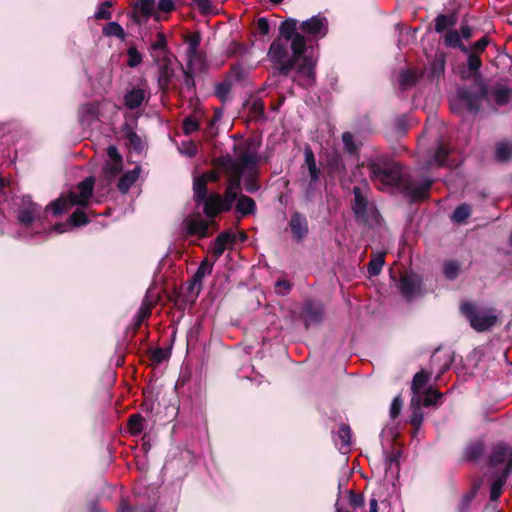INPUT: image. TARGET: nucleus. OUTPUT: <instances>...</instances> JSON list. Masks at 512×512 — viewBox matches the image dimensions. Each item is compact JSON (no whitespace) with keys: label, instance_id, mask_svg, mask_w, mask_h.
<instances>
[{"label":"nucleus","instance_id":"5701e85b","mask_svg":"<svg viewBox=\"0 0 512 512\" xmlns=\"http://www.w3.org/2000/svg\"><path fill=\"white\" fill-rule=\"evenodd\" d=\"M140 167L136 166L131 171L126 172L118 182V189L122 193H126L129 188L136 182L140 175Z\"/></svg>","mask_w":512,"mask_h":512},{"label":"nucleus","instance_id":"393cba45","mask_svg":"<svg viewBox=\"0 0 512 512\" xmlns=\"http://www.w3.org/2000/svg\"><path fill=\"white\" fill-rule=\"evenodd\" d=\"M297 24V20L292 18L283 21L279 28L280 36L278 38H285L288 42H292L294 36L299 34L297 32Z\"/></svg>","mask_w":512,"mask_h":512},{"label":"nucleus","instance_id":"7ed1b4c3","mask_svg":"<svg viewBox=\"0 0 512 512\" xmlns=\"http://www.w3.org/2000/svg\"><path fill=\"white\" fill-rule=\"evenodd\" d=\"M373 182L381 190L402 187L412 200H421L427 196L432 180L423 178L418 182L406 183L402 167L387 157H378L368 164Z\"/></svg>","mask_w":512,"mask_h":512},{"label":"nucleus","instance_id":"2eb2a0df","mask_svg":"<svg viewBox=\"0 0 512 512\" xmlns=\"http://www.w3.org/2000/svg\"><path fill=\"white\" fill-rule=\"evenodd\" d=\"M511 95L512 89L509 86L498 83L493 86L487 93V98L489 102L495 104L496 106H503L510 101Z\"/></svg>","mask_w":512,"mask_h":512},{"label":"nucleus","instance_id":"f257e3e1","mask_svg":"<svg viewBox=\"0 0 512 512\" xmlns=\"http://www.w3.org/2000/svg\"><path fill=\"white\" fill-rule=\"evenodd\" d=\"M256 163V155L252 152H246L232 160L228 159L224 165L228 175V183L224 197L219 194H211L207 197V183L215 182L219 174L215 171L206 172L194 178L193 191L197 204L203 203V210L206 216L214 217L223 211H229L241 190V174L248 168L253 172Z\"/></svg>","mask_w":512,"mask_h":512},{"label":"nucleus","instance_id":"20e7f679","mask_svg":"<svg viewBox=\"0 0 512 512\" xmlns=\"http://www.w3.org/2000/svg\"><path fill=\"white\" fill-rule=\"evenodd\" d=\"M93 186V177H87L79 183L78 192H70L68 195L61 196L52 202L46 210H51L55 216H58L74 205L85 206L92 195Z\"/></svg>","mask_w":512,"mask_h":512},{"label":"nucleus","instance_id":"f03ea898","mask_svg":"<svg viewBox=\"0 0 512 512\" xmlns=\"http://www.w3.org/2000/svg\"><path fill=\"white\" fill-rule=\"evenodd\" d=\"M268 58L281 75H287L297 66L295 81L299 85L307 88L314 83L317 52L314 47L306 46L301 34L295 35L292 42L276 38L270 45Z\"/></svg>","mask_w":512,"mask_h":512},{"label":"nucleus","instance_id":"c03bdc74","mask_svg":"<svg viewBox=\"0 0 512 512\" xmlns=\"http://www.w3.org/2000/svg\"><path fill=\"white\" fill-rule=\"evenodd\" d=\"M230 91L231 83L229 81L218 83L215 87V94L221 101H226L228 99Z\"/></svg>","mask_w":512,"mask_h":512},{"label":"nucleus","instance_id":"4d7b16f0","mask_svg":"<svg viewBox=\"0 0 512 512\" xmlns=\"http://www.w3.org/2000/svg\"><path fill=\"white\" fill-rule=\"evenodd\" d=\"M478 488H479V485H474L472 490L463 496L462 506H461L462 512H466L467 507H468L469 503L472 501V499H474Z\"/></svg>","mask_w":512,"mask_h":512},{"label":"nucleus","instance_id":"774afa93","mask_svg":"<svg viewBox=\"0 0 512 512\" xmlns=\"http://www.w3.org/2000/svg\"><path fill=\"white\" fill-rule=\"evenodd\" d=\"M107 155H108V158H109L110 162H114V161H121L122 162V157L118 153L117 148L115 146H113V145H111V146H109L107 148Z\"/></svg>","mask_w":512,"mask_h":512},{"label":"nucleus","instance_id":"a19ab883","mask_svg":"<svg viewBox=\"0 0 512 512\" xmlns=\"http://www.w3.org/2000/svg\"><path fill=\"white\" fill-rule=\"evenodd\" d=\"M470 214V206L468 204H461L455 209L452 215V220L456 223H462L470 216Z\"/></svg>","mask_w":512,"mask_h":512},{"label":"nucleus","instance_id":"0e129e2a","mask_svg":"<svg viewBox=\"0 0 512 512\" xmlns=\"http://www.w3.org/2000/svg\"><path fill=\"white\" fill-rule=\"evenodd\" d=\"M489 44V39L487 36H484L482 37L481 39H479L477 42H475L474 46H473V51L471 53H481L485 50V48L488 46Z\"/></svg>","mask_w":512,"mask_h":512},{"label":"nucleus","instance_id":"603ef678","mask_svg":"<svg viewBox=\"0 0 512 512\" xmlns=\"http://www.w3.org/2000/svg\"><path fill=\"white\" fill-rule=\"evenodd\" d=\"M445 61L442 56L437 57L431 66V76L438 77L444 72Z\"/></svg>","mask_w":512,"mask_h":512},{"label":"nucleus","instance_id":"5fc2aeb1","mask_svg":"<svg viewBox=\"0 0 512 512\" xmlns=\"http://www.w3.org/2000/svg\"><path fill=\"white\" fill-rule=\"evenodd\" d=\"M467 54H468V68L473 72L478 71L481 66V60H480L479 56L476 53H471L469 51Z\"/></svg>","mask_w":512,"mask_h":512},{"label":"nucleus","instance_id":"a211bd4d","mask_svg":"<svg viewBox=\"0 0 512 512\" xmlns=\"http://www.w3.org/2000/svg\"><path fill=\"white\" fill-rule=\"evenodd\" d=\"M289 225L296 240H302L308 233L306 218L297 212L291 216Z\"/></svg>","mask_w":512,"mask_h":512},{"label":"nucleus","instance_id":"a18cd8bd","mask_svg":"<svg viewBox=\"0 0 512 512\" xmlns=\"http://www.w3.org/2000/svg\"><path fill=\"white\" fill-rule=\"evenodd\" d=\"M459 269H460V265L456 261L451 260V261H447L444 264L443 272H444V275L446 276V278L452 280V279L456 278V276L458 275Z\"/></svg>","mask_w":512,"mask_h":512},{"label":"nucleus","instance_id":"e433bc0d","mask_svg":"<svg viewBox=\"0 0 512 512\" xmlns=\"http://www.w3.org/2000/svg\"><path fill=\"white\" fill-rule=\"evenodd\" d=\"M484 451V445L481 442L470 444L465 450V458L470 461L477 460Z\"/></svg>","mask_w":512,"mask_h":512},{"label":"nucleus","instance_id":"e2e57ef3","mask_svg":"<svg viewBox=\"0 0 512 512\" xmlns=\"http://www.w3.org/2000/svg\"><path fill=\"white\" fill-rule=\"evenodd\" d=\"M349 503L352 507L357 508L363 504V497L360 494L354 493L352 490L348 491Z\"/></svg>","mask_w":512,"mask_h":512},{"label":"nucleus","instance_id":"b1692460","mask_svg":"<svg viewBox=\"0 0 512 512\" xmlns=\"http://www.w3.org/2000/svg\"><path fill=\"white\" fill-rule=\"evenodd\" d=\"M448 149L442 144H438L433 157L429 160V167H440L444 165H448Z\"/></svg>","mask_w":512,"mask_h":512},{"label":"nucleus","instance_id":"09e8293b","mask_svg":"<svg viewBox=\"0 0 512 512\" xmlns=\"http://www.w3.org/2000/svg\"><path fill=\"white\" fill-rule=\"evenodd\" d=\"M127 55H128L127 65L131 68L138 66L142 61V55L134 47H131L128 49Z\"/></svg>","mask_w":512,"mask_h":512},{"label":"nucleus","instance_id":"864d4df0","mask_svg":"<svg viewBox=\"0 0 512 512\" xmlns=\"http://www.w3.org/2000/svg\"><path fill=\"white\" fill-rule=\"evenodd\" d=\"M441 397V394L438 393L436 390L429 389L427 391V394L425 395L423 399V405L424 406H431L437 403L438 399Z\"/></svg>","mask_w":512,"mask_h":512},{"label":"nucleus","instance_id":"4468645a","mask_svg":"<svg viewBox=\"0 0 512 512\" xmlns=\"http://www.w3.org/2000/svg\"><path fill=\"white\" fill-rule=\"evenodd\" d=\"M182 228L186 235L202 238L208 233L209 222L203 220L200 216L189 217L183 221Z\"/></svg>","mask_w":512,"mask_h":512},{"label":"nucleus","instance_id":"423d86ee","mask_svg":"<svg viewBox=\"0 0 512 512\" xmlns=\"http://www.w3.org/2000/svg\"><path fill=\"white\" fill-rule=\"evenodd\" d=\"M460 309L472 328L479 332L490 329L495 325L498 318L495 309L480 307L469 302L463 303Z\"/></svg>","mask_w":512,"mask_h":512},{"label":"nucleus","instance_id":"ea45409f","mask_svg":"<svg viewBox=\"0 0 512 512\" xmlns=\"http://www.w3.org/2000/svg\"><path fill=\"white\" fill-rule=\"evenodd\" d=\"M384 265V256L383 254H378L373 257L368 264V273L370 276H377Z\"/></svg>","mask_w":512,"mask_h":512},{"label":"nucleus","instance_id":"72a5a7b5","mask_svg":"<svg viewBox=\"0 0 512 512\" xmlns=\"http://www.w3.org/2000/svg\"><path fill=\"white\" fill-rule=\"evenodd\" d=\"M507 477L506 472H502V475L493 481L490 491V499L492 502H496L499 499Z\"/></svg>","mask_w":512,"mask_h":512},{"label":"nucleus","instance_id":"052dcab7","mask_svg":"<svg viewBox=\"0 0 512 512\" xmlns=\"http://www.w3.org/2000/svg\"><path fill=\"white\" fill-rule=\"evenodd\" d=\"M157 9L160 12L169 13L175 9V3L173 0H159Z\"/></svg>","mask_w":512,"mask_h":512},{"label":"nucleus","instance_id":"f8f14e48","mask_svg":"<svg viewBox=\"0 0 512 512\" xmlns=\"http://www.w3.org/2000/svg\"><path fill=\"white\" fill-rule=\"evenodd\" d=\"M100 103L98 101L86 103L80 106L78 117L83 127H91L99 121Z\"/></svg>","mask_w":512,"mask_h":512},{"label":"nucleus","instance_id":"c756f323","mask_svg":"<svg viewBox=\"0 0 512 512\" xmlns=\"http://www.w3.org/2000/svg\"><path fill=\"white\" fill-rule=\"evenodd\" d=\"M429 380V375L425 371H420L416 373L412 382V391L415 398H420L421 393L423 392L427 382Z\"/></svg>","mask_w":512,"mask_h":512},{"label":"nucleus","instance_id":"0eeeda50","mask_svg":"<svg viewBox=\"0 0 512 512\" xmlns=\"http://www.w3.org/2000/svg\"><path fill=\"white\" fill-rule=\"evenodd\" d=\"M481 97L478 95H471L464 89H460L454 99L451 100V109L454 112H461L465 108L470 113L475 114L480 105Z\"/></svg>","mask_w":512,"mask_h":512},{"label":"nucleus","instance_id":"bb28decb","mask_svg":"<svg viewBox=\"0 0 512 512\" xmlns=\"http://www.w3.org/2000/svg\"><path fill=\"white\" fill-rule=\"evenodd\" d=\"M354 204L353 211L357 217H363L367 209V199L362 195L361 189L357 186L353 188Z\"/></svg>","mask_w":512,"mask_h":512},{"label":"nucleus","instance_id":"9d476101","mask_svg":"<svg viewBox=\"0 0 512 512\" xmlns=\"http://www.w3.org/2000/svg\"><path fill=\"white\" fill-rule=\"evenodd\" d=\"M420 285L421 278L417 274H405L401 276L399 290L404 298L412 300L420 294Z\"/></svg>","mask_w":512,"mask_h":512},{"label":"nucleus","instance_id":"f3484780","mask_svg":"<svg viewBox=\"0 0 512 512\" xmlns=\"http://www.w3.org/2000/svg\"><path fill=\"white\" fill-rule=\"evenodd\" d=\"M236 240V234L233 232H223L217 236L210 249L214 259L217 260L225 251L229 244H233Z\"/></svg>","mask_w":512,"mask_h":512},{"label":"nucleus","instance_id":"49530a36","mask_svg":"<svg viewBox=\"0 0 512 512\" xmlns=\"http://www.w3.org/2000/svg\"><path fill=\"white\" fill-rule=\"evenodd\" d=\"M112 6L111 2L105 1L101 3L94 14L96 19H105L108 20L111 18L112 14L109 11V8Z\"/></svg>","mask_w":512,"mask_h":512},{"label":"nucleus","instance_id":"338daca9","mask_svg":"<svg viewBox=\"0 0 512 512\" xmlns=\"http://www.w3.org/2000/svg\"><path fill=\"white\" fill-rule=\"evenodd\" d=\"M194 2L202 13H209L211 11V0H194Z\"/></svg>","mask_w":512,"mask_h":512},{"label":"nucleus","instance_id":"39448f33","mask_svg":"<svg viewBox=\"0 0 512 512\" xmlns=\"http://www.w3.org/2000/svg\"><path fill=\"white\" fill-rule=\"evenodd\" d=\"M41 206L34 203L29 196L22 198V205L17 212V219L25 230L24 238L44 231L43 214Z\"/></svg>","mask_w":512,"mask_h":512},{"label":"nucleus","instance_id":"ddd939ff","mask_svg":"<svg viewBox=\"0 0 512 512\" xmlns=\"http://www.w3.org/2000/svg\"><path fill=\"white\" fill-rule=\"evenodd\" d=\"M325 168L331 177H344L346 174L343 158L337 151L325 153Z\"/></svg>","mask_w":512,"mask_h":512},{"label":"nucleus","instance_id":"473e14b6","mask_svg":"<svg viewBox=\"0 0 512 512\" xmlns=\"http://www.w3.org/2000/svg\"><path fill=\"white\" fill-rule=\"evenodd\" d=\"M201 42V37L198 33L190 34L186 37L187 53L189 61H192L197 55V50Z\"/></svg>","mask_w":512,"mask_h":512},{"label":"nucleus","instance_id":"37998d69","mask_svg":"<svg viewBox=\"0 0 512 512\" xmlns=\"http://www.w3.org/2000/svg\"><path fill=\"white\" fill-rule=\"evenodd\" d=\"M342 142H343V145H344V148L345 150L350 153V154H353V153H356L357 150H358V145L354 139V136L352 133L350 132H344L342 134Z\"/></svg>","mask_w":512,"mask_h":512},{"label":"nucleus","instance_id":"6ab92c4d","mask_svg":"<svg viewBox=\"0 0 512 512\" xmlns=\"http://www.w3.org/2000/svg\"><path fill=\"white\" fill-rule=\"evenodd\" d=\"M147 97L146 91L141 88H132L124 95V104L133 110L139 108Z\"/></svg>","mask_w":512,"mask_h":512},{"label":"nucleus","instance_id":"de8ad7c7","mask_svg":"<svg viewBox=\"0 0 512 512\" xmlns=\"http://www.w3.org/2000/svg\"><path fill=\"white\" fill-rule=\"evenodd\" d=\"M179 152L188 157H193L197 153V145L193 141H183L179 146Z\"/></svg>","mask_w":512,"mask_h":512},{"label":"nucleus","instance_id":"13d9d810","mask_svg":"<svg viewBox=\"0 0 512 512\" xmlns=\"http://www.w3.org/2000/svg\"><path fill=\"white\" fill-rule=\"evenodd\" d=\"M150 315V308L149 307H146V306H142L137 315L135 316V319H134V323H135V326L138 327L140 326L143 321L148 318Z\"/></svg>","mask_w":512,"mask_h":512},{"label":"nucleus","instance_id":"1a4fd4ad","mask_svg":"<svg viewBox=\"0 0 512 512\" xmlns=\"http://www.w3.org/2000/svg\"><path fill=\"white\" fill-rule=\"evenodd\" d=\"M490 462L494 467L503 465V472L509 475L512 471V448L505 444H498L493 450Z\"/></svg>","mask_w":512,"mask_h":512},{"label":"nucleus","instance_id":"bf43d9fd","mask_svg":"<svg viewBox=\"0 0 512 512\" xmlns=\"http://www.w3.org/2000/svg\"><path fill=\"white\" fill-rule=\"evenodd\" d=\"M402 399H401V396H396L392 403H391V407H390V415L392 418H396L400 411H401V408H402Z\"/></svg>","mask_w":512,"mask_h":512},{"label":"nucleus","instance_id":"4be33fe9","mask_svg":"<svg viewBox=\"0 0 512 512\" xmlns=\"http://www.w3.org/2000/svg\"><path fill=\"white\" fill-rule=\"evenodd\" d=\"M167 40L163 33H158L156 40L150 46V52L154 60L159 63L160 57L164 56L167 52Z\"/></svg>","mask_w":512,"mask_h":512},{"label":"nucleus","instance_id":"4c0bfd02","mask_svg":"<svg viewBox=\"0 0 512 512\" xmlns=\"http://www.w3.org/2000/svg\"><path fill=\"white\" fill-rule=\"evenodd\" d=\"M213 263L203 260L193 276L194 284L201 283L202 279L212 272Z\"/></svg>","mask_w":512,"mask_h":512},{"label":"nucleus","instance_id":"aec40b11","mask_svg":"<svg viewBox=\"0 0 512 512\" xmlns=\"http://www.w3.org/2000/svg\"><path fill=\"white\" fill-rule=\"evenodd\" d=\"M352 441V432L348 425L342 424L336 435H334V442L338 449L343 453L349 451Z\"/></svg>","mask_w":512,"mask_h":512},{"label":"nucleus","instance_id":"a878e982","mask_svg":"<svg viewBox=\"0 0 512 512\" xmlns=\"http://www.w3.org/2000/svg\"><path fill=\"white\" fill-rule=\"evenodd\" d=\"M121 170H122L121 161H114V162L107 161L102 168V175H103L104 180L106 181L105 185H109L110 182L113 179H115V177L120 173Z\"/></svg>","mask_w":512,"mask_h":512},{"label":"nucleus","instance_id":"6e6552de","mask_svg":"<svg viewBox=\"0 0 512 512\" xmlns=\"http://www.w3.org/2000/svg\"><path fill=\"white\" fill-rule=\"evenodd\" d=\"M305 166L309 175V183L305 192L306 198L311 199L314 195V190L320 179V169L317 166L316 159L313 151L310 148H306L304 151Z\"/></svg>","mask_w":512,"mask_h":512},{"label":"nucleus","instance_id":"58836bf2","mask_svg":"<svg viewBox=\"0 0 512 512\" xmlns=\"http://www.w3.org/2000/svg\"><path fill=\"white\" fill-rule=\"evenodd\" d=\"M496 158L500 161H506L512 156V145L508 142H500L496 146Z\"/></svg>","mask_w":512,"mask_h":512},{"label":"nucleus","instance_id":"6e6d98bb","mask_svg":"<svg viewBox=\"0 0 512 512\" xmlns=\"http://www.w3.org/2000/svg\"><path fill=\"white\" fill-rule=\"evenodd\" d=\"M291 289V283L287 280L280 279L275 283V291L279 295L287 294Z\"/></svg>","mask_w":512,"mask_h":512},{"label":"nucleus","instance_id":"c85d7f7f","mask_svg":"<svg viewBox=\"0 0 512 512\" xmlns=\"http://www.w3.org/2000/svg\"><path fill=\"white\" fill-rule=\"evenodd\" d=\"M236 209L242 215H248L254 213L256 209L255 201L248 196L241 195L239 198H236Z\"/></svg>","mask_w":512,"mask_h":512},{"label":"nucleus","instance_id":"79ce46f5","mask_svg":"<svg viewBox=\"0 0 512 512\" xmlns=\"http://www.w3.org/2000/svg\"><path fill=\"white\" fill-rule=\"evenodd\" d=\"M412 405L415 406L411 415V422L415 427H419L422 423L423 416L420 411L421 398H412Z\"/></svg>","mask_w":512,"mask_h":512},{"label":"nucleus","instance_id":"cd10ccee","mask_svg":"<svg viewBox=\"0 0 512 512\" xmlns=\"http://www.w3.org/2000/svg\"><path fill=\"white\" fill-rule=\"evenodd\" d=\"M418 71L413 69H406L399 74L400 89L405 90L413 86L418 79Z\"/></svg>","mask_w":512,"mask_h":512},{"label":"nucleus","instance_id":"8fccbe9b","mask_svg":"<svg viewBox=\"0 0 512 512\" xmlns=\"http://www.w3.org/2000/svg\"><path fill=\"white\" fill-rule=\"evenodd\" d=\"M155 0H139L138 8L145 16H151L155 10Z\"/></svg>","mask_w":512,"mask_h":512},{"label":"nucleus","instance_id":"7c9ffc66","mask_svg":"<svg viewBox=\"0 0 512 512\" xmlns=\"http://www.w3.org/2000/svg\"><path fill=\"white\" fill-rule=\"evenodd\" d=\"M246 152H252L254 153L255 155H257V153L255 151H252V150H246V151H243V152H239L237 157L243 153H246ZM256 162H258V156H256ZM247 174L248 176V179L245 183V189L247 192L249 193H254L255 191L258 190V185H256L253 181V178L256 176L257 174V163H255V168L253 170V172H250L248 168H246L243 173L241 174V177L243 175Z\"/></svg>","mask_w":512,"mask_h":512},{"label":"nucleus","instance_id":"69168bd1","mask_svg":"<svg viewBox=\"0 0 512 512\" xmlns=\"http://www.w3.org/2000/svg\"><path fill=\"white\" fill-rule=\"evenodd\" d=\"M449 25V19L447 16L445 15H439L437 18H436V22H435V30L437 32H441L443 31L447 26Z\"/></svg>","mask_w":512,"mask_h":512},{"label":"nucleus","instance_id":"f704fd0d","mask_svg":"<svg viewBox=\"0 0 512 512\" xmlns=\"http://www.w3.org/2000/svg\"><path fill=\"white\" fill-rule=\"evenodd\" d=\"M144 418L140 414H133L128 421V428L131 434L139 435L144 428Z\"/></svg>","mask_w":512,"mask_h":512},{"label":"nucleus","instance_id":"412c9836","mask_svg":"<svg viewBox=\"0 0 512 512\" xmlns=\"http://www.w3.org/2000/svg\"><path fill=\"white\" fill-rule=\"evenodd\" d=\"M303 316L306 326H310L320 322L323 316V311L311 303H307L303 310Z\"/></svg>","mask_w":512,"mask_h":512},{"label":"nucleus","instance_id":"9b49d317","mask_svg":"<svg viewBox=\"0 0 512 512\" xmlns=\"http://www.w3.org/2000/svg\"><path fill=\"white\" fill-rule=\"evenodd\" d=\"M301 29L308 35L322 38L328 31L327 19L321 15L313 16L312 18L302 22Z\"/></svg>","mask_w":512,"mask_h":512},{"label":"nucleus","instance_id":"680f3d73","mask_svg":"<svg viewBox=\"0 0 512 512\" xmlns=\"http://www.w3.org/2000/svg\"><path fill=\"white\" fill-rule=\"evenodd\" d=\"M269 22L266 18L262 17L259 18L256 22V29L259 34L261 35H267L269 33Z\"/></svg>","mask_w":512,"mask_h":512},{"label":"nucleus","instance_id":"3c124183","mask_svg":"<svg viewBox=\"0 0 512 512\" xmlns=\"http://www.w3.org/2000/svg\"><path fill=\"white\" fill-rule=\"evenodd\" d=\"M182 128L186 135L192 134L199 129V122L193 117H186L183 120Z\"/></svg>","mask_w":512,"mask_h":512},{"label":"nucleus","instance_id":"c9c22d12","mask_svg":"<svg viewBox=\"0 0 512 512\" xmlns=\"http://www.w3.org/2000/svg\"><path fill=\"white\" fill-rule=\"evenodd\" d=\"M103 34L105 36H114L121 40L125 38V31L117 22H109L106 24L103 28Z\"/></svg>","mask_w":512,"mask_h":512},{"label":"nucleus","instance_id":"dca6fc26","mask_svg":"<svg viewBox=\"0 0 512 512\" xmlns=\"http://www.w3.org/2000/svg\"><path fill=\"white\" fill-rule=\"evenodd\" d=\"M88 222L87 215L82 208H77L66 223H60L51 228L57 233H64L69 227L84 225Z\"/></svg>","mask_w":512,"mask_h":512},{"label":"nucleus","instance_id":"2f4dec72","mask_svg":"<svg viewBox=\"0 0 512 512\" xmlns=\"http://www.w3.org/2000/svg\"><path fill=\"white\" fill-rule=\"evenodd\" d=\"M445 45L451 48H459L462 52L468 53V48L462 44L461 36L456 30H450L445 35Z\"/></svg>","mask_w":512,"mask_h":512}]
</instances>
